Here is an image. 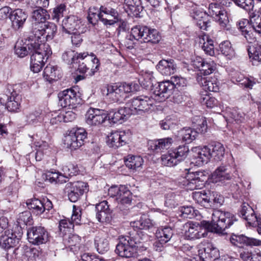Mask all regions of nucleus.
<instances>
[{"label": "nucleus", "instance_id": "obj_57", "mask_svg": "<svg viewBox=\"0 0 261 261\" xmlns=\"http://www.w3.org/2000/svg\"><path fill=\"white\" fill-rule=\"evenodd\" d=\"M180 216L185 218L192 219L196 216L197 211H196L191 206H182L179 208Z\"/></svg>", "mask_w": 261, "mask_h": 261}, {"label": "nucleus", "instance_id": "obj_27", "mask_svg": "<svg viewBox=\"0 0 261 261\" xmlns=\"http://www.w3.org/2000/svg\"><path fill=\"white\" fill-rule=\"evenodd\" d=\"M194 151L195 154L193 156L196 160L195 163L199 166L207 163L211 158V149L206 146L203 147H196Z\"/></svg>", "mask_w": 261, "mask_h": 261}, {"label": "nucleus", "instance_id": "obj_36", "mask_svg": "<svg viewBox=\"0 0 261 261\" xmlns=\"http://www.w3.org/2000/svg\"><path fill=\"white\" fill-rule=\"evenodd\" d=\"M173 235L172 229L170 227H164L158 229L155 233V236L159 242L162 244H165L168 242L172 238Z\"/></svg>", "mask_w": 261, "mask_h": 261}, {"label": "nucleus", "instance_id": "obj_31", "mask_svg": "<svg viewBox=\"0 0 261 261\" xmlns=\"http://www.w3.org/2000/svg\"><path fill=\"white\" fill-rule=\"evenodd\" d=\"M19 239L15 233L8 232L1 238L0 245L5 249H8L14 247L19 242Z\"/></svg>", "mask_w": 261, "mask_h": 261}, {"label": "nucleus", "instance_id": "obj_43", "mask_svg": "<svg viewBox=\"0 0 261 261\" xmlns=\"http://www.w3.org/2000/svg\"><path fill=\"white\" fill-rule=\"evenodd\" d=\"M131 226L139 229H148L153 226L151 220L146 216L141 217L139 220L130 223Z\"/></svg>", "mask_w": 261, "mask_h": 261}, {"label": "nucleus", "instance_id": "obj_12", "mask_svg": "<svg viewBox=\"0 0 261 261\" xmlns=\"http://www.w3.org/2000/svg\"><path fill=\"white\" fill-rule=\"evenodd\" d=\"M82 214V208L80 207H77L73 205L72 215L71 216V221L69 220H61L59 223V228L61 232L63 235L67 233H71L74 227V224H80L81 222Z\"/></svg>", "mask_w": 261, "mask_h": 261}, {"label": "nucleus", "instance_id": "obj_13", "mask_svg": "<svg viewBox=\"0 0 261 261\" xmlns=\"http://www.w3.org/2000/svg\"><path fill=\"white\" fill-rule=\"evenodd\" d=\"M27 236L29 241L34 245L45 244L49 240L48 232L42 226H34L29 228Z\"/></svg>", "mask_w": 261, "mask_h": 261}, {"label": "nucleus", "instance_id": "obj_9", "mask_svg": "<svg viewBox=\"0 0 261 261\" xmlns=\"http://www.w3.org/2000/svg\"><path fill=\"white\" fill-rule=\"evenodd\" d=\"M59 104L62 107L75 108L81 102V93L77 87L65 90L58 94Z\"/></svg>", "mask_w": 261, "mask_h": 261}, {"label": "nucleus", "instance_id": "obj_39", "mask_svg": "<svg viewBox=\"0 0 261 261\" xmlns=\"http://www.w3.org/2000/svg\"><path fill=\"white\" fill-rule=\"evenodd\" d=\"M161 161L163 165L168 167L175 166L180 163L172 149L162 155Z\"/></svg>", "mask_w": 261, "mask_h": 261}, {"label": "nucleus", "instance_id": "obj_49", "mask_svg": "<svg viewBox=\"0 0 261 261\" xmlns=\"http://www.w3.org/2000/svg\"><path fill=\"white\" fill-rule=\"evenodd\" d=\"M214 18L222 29H225L226 30H230L228 17L227 13L225 10H223L219 13V14L216 15Z\"/></svg>", "mask_w": 261, "mask_h": 261}, {"label": "nucleus", "instance_id": "obj_38", "mask_svg": "<svg viewBox=\"0 0 261 261\" xmlns=\"http://www.w3.org/2000/svg\"><path fill=\"white\" fill-rule=\"evenodd\" d=\"M161 161L163 165L168 167L175 166L180 163L172 149L162 155Z\"/></svg>", "mask_w": 261, "mask_h": 261}, {"label": "nucleus", "instance_id": "obj_16", "mask_svg": "<svg viewBox=\"0 0 261 261\" xmlns=\"http://www.w3.org/2000/svg\"><path fill=\"white\" fill-rule=\"evenodd\" d=\"M26 204L28 208L36 215H40L45 211H49L53 206L48 199L41 200L35 198L28 199Z\"/></svg>", "mask_w": 261, "mask_h": 261}, {"label": "nucleus", "instance_id": "obj_8", "mask_svg": "<svg viewBox=\"0 0 261 261\" xmlns=\"http://www.w3.org/2000/svg\"><path fill=\"white\" fill-rule=\"evenodd\" d=\"M206 180V176L202 171L188 172L185 177L179 179V184L181 187H185L187 190H194L202 188Z\"/></svg>", "mask_w": 261, "mask_h": 261}, {"label": "nucleus", "instance_id": "obj_20", "mask_svg": "<svg viewBox=\"0 0 261 261\" xmlns=\"http://www.w3.org/2000/svg\"><path fill=\"white\" fill-rule=\"evenodd\" d=\"M185 237L188 240L198 239L204 237L205 230L197 222H188L184 225Z\"/></svg>", "mask_w": 261, "mask_h": 261}, {"label": "nucleus", "instance_id": "obj_59", "mask_svg": "<svg viewBox=\"0 0 261 261\" xmlns=\"http://www.w3.org/2000/svg\"><path fill=\"white\" fill-rule=\"evenodd\" d=\"M216 69V64L211 60H205L201 71L204 75H209L213 73Z\"/></svg>", "mask_w": 261, "mask_h": 261}, {"label": "nucleus", "instance_id": "obj_47", "mask_svg": "<svg viewBox=\"0 0 261 261\" xmlns=\"http://www.w3.org/2000/svg\"><path fill=\"white\" fill-rule=\"evenodd\" d=\"M58 72H59V70L57 66L48 65L44 69L43 76L46 81L50 82L53 80H56L57 77H58Z\"/></svg>", "mask_w": 261, "mask_h": 261}, {"label": "nucleus", "instance_id": "obj_19", "mask_svg": "<svg viewBox=\"0 0 261 261\" xmlns=\"http://www.w3.org/2000/svg\"><path fill=\"white\" fill-rule=\"evenodd\" d=\"M6 108L11 112H18L20 107V96L12 87L8 88L6 91Z\"/></svg>", "mask_w": 261, "mask_h": 261}, {"label": "nucleus", "instance_id": "obj_22", "mask_svg": "<svg viewBox=\"0 0 261 261\" xmlns=\"http://www.w3.org/2000/svg\"><path fill=\"white\" fill-rule=\"evenodd\" d=\"M128 135L124 131H115L108 136V145L115 149L124 145L128 140Z\"/></svg>", "mask_w": 261, "mask_h": 261}, {"label": "nucleus", "instance_id": "obj_64", "mask_svg": "<svg viewBox=\"0 0 261 261\" xmlns=\"http://www.w3.org/2000/svg\"><path fill=\"white\" fill-rule=\"evenodd\" d=\"M142 78L143 80L141 81V83L145 88L151 87L152 86V81L154 79V77L152 72H145L144 74L142 75Z\"/></svg>", "mask_w": 261, "mask_h": 261}, {"label": "nucleus", "instance_id": "obj_10", "mask_svg": "<svg viewBox=\"0 0 261 261\" xmlns=\"http://www.w3.org/2000/svg\"><path fill=\"white\" fill-rule=\"evenodd\" d=\"M87 135L84 128L72 129L65 137L64 144L67 148L72 150H76L84 144L85 140L87 138Z\"/></svg>", "mask_w": 261, "mask_h": 261}, {"label": "nucleus", "instance_id": "obj_33", "mask_svg": "<svg viewBox=\"0 0 261 261\" xmlns=\"http://www.w3.org/2000/svg\"><path fill=\"white\" fill-rule=\"evenodd\" d=\"M214 41L209 36L204 35L199 37V43L205 53L211 56L215 54Z\"/></svg>", "mask_w": 261, "mask_h": 261}, {"label": "nucleus", "instance_id": "obj_58", "mask_svg": "<svg viewBox=\"0 0 261 261\" xmlns=\"http://www.w3.org/2000/svg\"><path fill=\"white\" fill-rule=\"evenodd\" d=\"M64 174L69 176L76 175L79 171L76 165L72 163H67L62 167Z\"/></svg>", "mask_w": 261, "mask_h": 261}, {"label": "nucleus", "instance_id": "obj_52", "mask_svg": "<svg viewBox=\"0 0 261 261\" xmlns=\"http://www.w3.org/2000/svg\"><path fill=\"white\" fill-rule=\"evenodd\" d=\"M193 198L196 203L203 206H205L210 201V198L204 191L193 193Z\"/></svg>", "mask_w": 261, "mask_h": 261}, {"label": "nucleus", "instance_id": "obj_5", "mask_svg": "<svg viewBox=\"0 0 261 261\" xmlns=\"http://www.w3.org/2000/svg\"><path fill=\"white\" fill-rule=\"evenodd\" d=\"M38 46L34 47L31 57V69L34 73L39 72L49 56L52 54L47 44L36 42Z\"/></svg>", "mask_w": 261, "mask_h": 261}, {"label": "nucleus", "instance_id": "obj_4", "mask_svg": "<svg viewBox=\"0 0 261 261\" xmlns=\"http://www.w3.org/2000/svg\"><path fill=\"white\" fill-rule=\"evenodd\" d=\"M161 38L159 32L155 29H150L145 26H136L132 29L130 34L127 36L126 40L128 44L130 41L140 39H142L145 42L155 44L160 41Z\"/></svg>", "mask_w": 261, "mask_h": 261}, {"label": "nucleus", "instance_id": "obj_6", "mask_svg": "<svg viewBox=\"0 0 261 261\" xmlns=\"http://www.w3.org/2000/svg\"><path fill=\"white\" fill-rule=\"evenodd\" d=\"M57 31V25L53 22H46L42 25L33 24L31 32L32 37L41 43L52 40Z\"/></svg>", "mask_w": 261, "mask_h": 261}, {"label": "nucleus", "instance_id": "obj_44", "mask_svg": "<svg viewBox=\"0 0 261 261\" xmlns=\"http://www.w3.org/2000/svg\"><path fill=\"white\" fill-rule=\"evenodd\" d=\"M233 80L238 83L239 84L245 88L252 89V87L256 84L254 79L244 77L243 75L237 73L233 77Z\"/></svg>", "mask_w": 261, "mask_h": 261}, {"label": "nucleus", "instance_id": "obj_37", "mask_svg": "<svg viewBox=\"0 0 261 261\" xmlns=\"http://www.w3.org/2000/svg\"><path fill=\"white\" fill-rule=\"evenodd\" d=\"M94 244L97 251L99 253H104L109 249V241L104 236L99 234L96 236Z\"/></svg>", "mask_w": 261, "mask_h": 261}, {"label": "nucleus", "instance_id": "obj_23", "mask_svg": "<svg viewBox=\"0 0 261 261\" xmlns=\"http://www.w3.org/2000/svg\"><path fill=\"white\" fill-rule=\"evenodd\" d=\"M230 241L232 244L239 247H242L243 245L249 246H261V240L248 237L243 234H233L230 238Z\"/></svg>", "mask_w": 261, "mask_h": 261}, {"label": "nucleus", "instance_id": "obj_14", "mask_svg": "<svg viewBox=\"0 0 261 261\" xmlns=\"http://www.w3.org/2000/svg\"><path fill=\"white\" fill-rule=\"evenodd\" d=\"M174 89V86L170 81L159 83L153 91L154 100L159 102L164 101L173 93Z\"/></svg>", "mask_w": 261, "mask_h": 261}, {"label": "nucleus", "instance_id": "obj_30", "mask_svg": "<svg viewBox=\"0 0 261 261\" xmlns=\"http://www.w3.org/2000/svg\"><path fill=\"white\" fill-rule=\"evenodd\" d=\"M240 215L246 220L250 225H253L257 221V216L255 215L253 208L247 203H244L240 211Z\"/></svg>", "mask_w": 261, "mask_h": 261}, {"label": "nucleus", "instance_id": "obj_51", "mask_svg": "<svg viewBox=\"0 0 261 261\" xmlns=\"http://www.w3.org/2000/svg\"><path fill=\"white\" fill-rule=\"evenodd\" d=\"M99 19L105 25H113L116 23L121 22L120 15L112 16V15H99Z\"/></svg>", "mask_w": 261, "mask_h": 261}, {"label": "nucleus", "instance_id": "obj_41", "mask_svg": "<svg viewBox=\"0 0 261 261\" xmlns=\"http://www.w3.org/2000/svg\"><path fill=\"white\" fill-rule=\"evenodd\" d=\"M124 162L126 166L129 169L137 170L143 165V160L140 156L128 155L124 160Z\"/></svg>", "mask_w": 261, "mask_h": 261}, {"label": "nucleus", "instance_id": "obj_17", "mask_svg": "<svg viewBox=\"0 0 261 261\" xmlns=\"http://www.w3.org/2000/svg\"><path fill=\"white\" fill-rule=\"evenodd\" d=\"M108 118V115L103 110L90 108L85 115L86 123L91 126H99Z\"/></svg>", "mask_w": 261, "mask_h": 261}, {"label": "nucleus", "instance_id": "obj_50", "mask_svg": "<svg viewBox=\"0 0 261 261\" xmlns=\"http://www.w3.org/2000/svg\"><path fill=\"white\" fill-rule=\"evenodd\" d=\"M124 3L127 8L134 14H138L143 10L141 0H124Z\"/></svg>", "mask_w": 261, "mask_h": 261}, {"label": "nucleus", "instance_id": "obj_28", "mask_svg": "<svg viewBox=\"0 0 261 261\" xmlns=\"http://www.w3.org/2000/svg\"><path fill=\"white\" fill-rule=\"evenodd\" d=\"M109 120H111L113 123H122L121 120L126 119L131 115L127 110L126 106L123 108H121L118 111H112L107 114Z\"/></svg>", "mask_w": 261, "mask_h": 261}, {"label": "nucleus", "instance_id": "obj_42", "mask_svg": "<svg viewBox=\"0 0 261 261\" xmlns=\"http://www.w3.org/2000/svg\"><path fill=\"white\" fill-rule=\"evenodd\" d=\"M193 17L196 21L197 25L201 30H207V28L211 25V22L205 13L200 12L198 14H195Z\"/></svg>", "mask_w": 261, "mask_h": 261}, {"label": "nucleus", "instance_id": "obj_45", "mask_svg": "<svg viewBox=\"0 0 261 261\" xmlns=\"http://www.w3.org/2000/svg\"><path fill=\"white\" fill-rule=\"evenodd\" d=\"M116 200L121 204H129L132 201V193L125 186H121V192Z\"/></svg>", "mask_w": 261, "mask_h": 261}, {"label": "nucleus", "instance_id": "obj_1", "mask_svg": "<svg viewBox=\"0 0 261 261\" xmlns=\"http://www.w3.org/2000/svg\"><path fill=\"white\" fill-rule=\"evenodd\" d=\"M142 232L138 233L136 236H122L119 238V241L116 245L115 252L119 256L129 258L134 256L137 253L138 249L141 247L142 242L147 241L148 236L147 234H142Z\"/></svg>", "mask_w": 261, "mask_h": 261}, {"label": "nucleus", "instance_id": "obj_53", "mask_svg": "<svg viewBox=\"0 0 261 261\" xmlns=\"http://www.w3.org/2000/svg\"><path fill=\"white\" fill-rule=\"evenodd\" d=\"M32 218L31 212L24 211L19 214L17 222L20 227L32 224Z\"/></svg>", "mask_w": 261, "mask_h": 261}, {"label": "nucleus", "instance_id": "obj_29", "mask_svg": "<svg viewBox=\"0 0 261 261\" xmlns=\"http://www.w3.org/2000/svg\"><path fill=\"white\" fill-rule=\"evenodd\" d=\"M176 67L173 60H162L156 65V69L162 74L168 76L174 73Z\"/></svg>", "mask_w": 261, "mask_h": 261}, {"label": "nucleus", "instance_id": "obj_60", "mask_svg": "<svg viewBox=\"0 0 261 261\" xmlns=\"http://www.w3.org/2000/svg\"><path fill=\"white\" fill-rule=\"evenodd\" d=\"M78 54L74 51L69 50L65 51L62 56L63 60L67 64L75 63L76 59V55Z\"/></svg>", "mask_w": 261, "mask_h": 261}, {"label": "nucleus", "instance_id": "obj_3", "mask_svg": "<svg viewBox=\"0 0 261 261\" xmlns=\"http://www.w3.org/2000/svg\"><path fill=\"white\" fill-rule=\"evenodd\" d=\"M75 63L78 64L77 69L80 72L90 76L98 71L100 65L99 60L93 53L90 55L88 53H79Z\"/></svg>", "mask_w": 261, "mask_h": 261}, {"label": "nucleus", "instance_id": "obj_56", "mask_svg": "<svg viewBox=\"0 0 261 261\" xmlns=\"http://www.w3.org/2000/svg\"><path fill=\"white\" fill-rule=\"evenodd\" d=\"M202 105L207 108H212L217 106L218 100L210 94H202L200 99Z\"/></svg>", "mask_w": 261, "mask_h": 261}, {"label": "nucleus", "instance_id": "obj_2", "mask_svg": "<svg viewBox=\"0 0 261 261\" xmlns=\"http://www.w3.org/2000/svg\"><path fill=\"white\" fill-rule=\"evenodd\" d=\"M237 221L233 214L215 210L212 216V221L208 224L207 229L211 232L223 234L226 228H229Z\"/></svg>", "mask_w": 261, "mask_h": 261}, {"label": "nucleus", "instance_id": "obj_32", "mask_svg": "<svg viewBox=\"0 0 261 261\" xmlns=\"http://www.w3.org/2000/svg\"><path fill=\"white\" fill-rule=\"evenodd\" d=\"M119 85H109L107 86V95L111 100L117 102L124 98V95Z\"/></svg>", "mask_w": 261, "mask_h": 261}, {"label": "nucleus", "instance_id": "obj_61", "mask_svg": "<svg viewBox=\"0 0 261 261\" xmlns=\"http://www.w3.org/2000/svg\"><path fill=\"white\" fill-rule=\"evenodd\" d=\"M238 6L246 10L250 11L254 7L253 0H232Z\"/></svg>", "mask_w": 261, "mask_h": 261}, {"label": "nucleus", "instance_id": "obj_24", "mask_svg": "<svg viewBox=\"0 0 261 261\" xmlns=\"http://www.w3.org/2000/svg\"><path fill=\"white\" fill-rule=\"evenodd\" d=\"M27 18V14L21 9H17L12 11L10 17L12 28L16 31L21 29Z\"/></svg>", "mask_w": 261, "mask_h": 261}, {"label": "nucleus", "instance_id": "obj_55", "mask_svg": "<svg viewBox=\"0 0 261 261\" xmlns=\"http://www.w3.org/2000/svg\"><path fill=\"white\" fill-rule=\"evenodd\" d=\"M172 150L177 159L179 160V162L186 158L189 151L188 147L185 145H180Z\"/></svg>", "mask_w": 261, "mask_h": 261}, {"label": "nucleus", "instance_id": "obj_62", "mask_svg": "<svg viewBox=\"0 0 261 261\" xmlns=\"http://www.w3.org/2000/svg\"><path fill=\"white\" fill-rule=\"evenodd\" d=\"M66 7L65 4H61L55 8L52 15L53 19L59 21L60 18L63 16V13L66 11Z\"/></svg>", "mask_w": 261, "mask_h": 261}, {"label": "nucleus", "instance_id": "obj_54", "mask_svg": "<svg viewBox=\"0 0 261 261\" xmlns=\"http://www.w3.org/2000/svg\"><path fill=\"white\" fill-rule=\"evenodd\" d=\"M248 51L249 58L253 62H261V46L250 47Z\"/></svg>", "mask_w": 261, "mask_h": 261}, {"label": "nucleus", "instance_id": "obj_46", "mask_svg": "<svg viewBox=\"0 0 261 261\" xmlns=\"http://www.w3.org/2000/svg\"><path fill=\"white\" fill-rule=\"evenodd\" d=\"M203 251L205 254L206 258H210L213 259V261H216L217 259H224L223 258H218L219 255V250L217 248L214 247L212 244L208 243L206 246L203 248Z\"/></svg>", "mask_w": 261, "mask_h": 261}, {"label": "nucleus", "instance_id": "obj_21", "mask_svg": "<svg viewBox=\"0 0 261 261\" xmlns=\"http://www.w3.org/2000/svg\"><path fill=\"white\" fill-rule=\"evenodd\" d=\"M231 167L229 165H222L218 167L212 173L211 181L213 183H224L232 177Z\"/></svg>", "mask_w": 261, "mask_h": 261}, {"label": "nucleus", "instance_id": "obj_7", "mask_svg": "<svg viewBox=\"0 0 261 261\" xmlns=\"http://www.w3.org/2000/svg\"><path fill=\"white\" fill-rule=\"evenodd\" d=\"M154 101L153 95L151 97L141 95L130 99L125 105L130 115H135L149 110Z\"/></svg>", "mask_w": 261, "mask_h": 261}, {"label": "nucleus", "instance_id": "obj_34", "mask_svg": "<svg viewBox=\"0 0 261 261\" xmlns=\"http://www.w3.org/2000/svg\"><path fill=\"white\" fill-rule=\"evenodd\" d=\"M249 25L261 36V15L258 12H252L249 15Z\"/></svg>", "mask_w": 261, "mask_h": 261}, {"label": "nucleus", "instance_id": "obj_40", "mask_svg": "<svg viewBox=\"0 0 261 261\" xmlns=\"http://www.w3.org/2000/svg\"><path fill=\"white\" fill-rule=\"evenodd\" d=\"M210 148L211 158H214L217 161H220L223 159L225 154V148L221 143H215Z\"/></svg>", "mask_w": 261, "mask_h": 261}, {"label": "nucleus", "instance_id": "obj_18", "mask_svg": "<svg viewBox=\"0 0 261 261\" xmlns=\"http://www.w3.org/2000/svg\"><path fill=\"white\" fill-rule=\"evenodd\" d=\"M36 42L30 34L28 39H26L24 42L23 40L17 42L14 47L15 54L20 58H23L29 54H31L33 48L38 46Z\"/></svg>", "mask_w": 261, "mask_h": 261}, {"label": "nucleus", "instance_id": "obj_48", "mask_svg": "<svg viewBox=\"0 0 261 261\" xmlns=\"http://www.w3.org/2000/svg\"><path fill=\"white\" fill-rule=\"evenodd\" d=\"M219 50L222 54L230 59L234 56V51L231 46L230 42L228 41H225L219 45Z\"/></svg>", "mask_w": 261, "mask_h": 261}, {"label": "nucleus", "instance_id": "obj_15", "mask_svg": "<svg viewBox=\"0 0 261 261\" xmlns=\"http://www.w3.org/2000/svg\"><path fill=\"white\" fill-rule=\"evenodd\" d=\"M36 4L39 6L32 12V19L35 21L33 24L39 23L42 25L50 18L47 11L42 8L47 7L49 5V0H37Z\"/></svg>", "mask_w": 261, "mask_h": 261}, {"label": "nucleus", "instance_id": "obj_26", "mask_svg": "<svg viewBox=\"0 0 261 261\" xmlns=\"http://www.w3.org/2000/svg\"><path fill=\"white\" fill-rule=\"evenodd\" d=\"M81 23L80 19L77 16L70 15L63 20L62 29L65 33L72 34V33L77 31L80 29Z\"/></svg>", "mask_w": 261, "mask_h": 261}, {"label": "nucleus", "instance_id": "obj_63", "mask_svg": "<svg viewBox=\"0 0 261 261\" xmlns=\"http://www.w3.org/2000/svg\"><path fill=\"white\" fill-rule=\"evenodd\" d=\"M171 82L174 86V88L181 89L187 86V81L185 79L178 76H174L171 78Z\"/></svg>", "mask_w": 261, "mask_h": 261}, {"label": "nucleus", "instance_id": "obj_11", "mask_svg": "<svg viewBox=\"0 0 261 261\" xmlns=\"http://www.w3.org/2000/svg\"><path fill=\"white\" fill-rule=\"evenodd\" d=\"M87 184L81 181L68 182L66 184L64 191L67 193L69 200L75 202L87 190Z\"/></svg>", "mask_w": 261, "mask_h": 261}, {"label": "nucleus", "instance_id": "obj_25", "mask_svg": "<svg viewBox=\"0 0 261 261\" xmlns=\"http://www.w3.org/2000/svg\"><path fill=\"white\" fill-rule=\"evenodd\" d=\"M174 140L172 138L167 137L150 141L148 142L149 148L159 152L169 149L173 144Z\"/></svg>", "mask_w": 261, "mask_h": 261}, {"label": "nucleus", "instance_id": "obj_35", "mask_svg": "<svg viewBox=\"0 0 261 261\" xmlns=\"http://www.w3.org/2000/svg\"><path fill=\"white\" fill-rule=\"evenodd\" d=\"M178 135L183 141L189 143L195 139L198 132L190 127H185L178 132Z\"/></svg>", "mask_w": 261, "mask_h": 261}]
</instances>
